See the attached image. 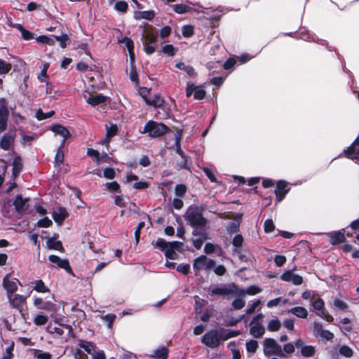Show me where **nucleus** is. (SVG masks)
Wrapping results in <instances>:
<instances>
[{
  "instance_id": "nucleus-6",
  "label": "nucleus",
  "mask_w": 359,
  "mask_h": 359,
  "mask_svg": "<svg viewBox=\"0 0 359 359\" xmlns=\"http://www.w3.org/2000/svg\"><path fill=\"white\" fill-rule=\"evenodd\" d=\"M264 315L258 313L250 323V334L255 338H261L265 333V327L262 323Z\"/></svg>"
},
{
  "instance_id": "nucleus-24",
  "label": "nucleus",
  "mask_w": 359,
  "mask_h": 359,
  "mask_svg": "<svg viewBox=\"0 0 359 359\" xmlns=\"http://www.w3.org/2000/svg\"><path fill=\"white\" fill-rule=\"evenodd\" d=\"M168 355V349L165 346H161L155 349L151 356L156 359H167Z\"/></svg>"
},
{
  "instance_id": "nucleus-54",
  "label": "nucleus",
  "mask_w": 359,
  "mask_h": 359,
  "mask_svg": "<svg viewBox=\"0 0 359 359\" xmlns=\"http://www.w3.org/2000/svg\"><path fill=\"white\" fill-rule=\"evenodd\" d=\"M203 170L205 172V174L206 175V176L208 177V178L210 180L211 182H215V183L218 182L217 180V178L215 177V176L213 173V171L211 168H208V167H204L203 168Z\"/></svg>"
},
{
  "instance_id": "nucleus-60",
  "label": "nucleus",
  "mask_w": 359,
  "mask_h": 359,
  "mask_svg": "<svg viewBox=\"0 0 359 359\" xmlns=\"http://www.w3.org/2000/svg\"><path fill=\"white\" fill-rule=\"evenodd\" d=\"M239 231V223L237 222H231L227 226V231L231 234L233 233L238 232Z\"/></svg>"
},
{
  "instance_id": "nucleus-1",
  "label": "nucleus",
  "mask_w": 359,
  "mask_h": 359,
  "mask_svg": "<svg viewBox=\"0 0 359 359\" xmlns=\"http://www.w3.org/2000/svg\"><path fill=\"white\" fill-rule=\"evenodd\" d=\"M239 334L240 331L238 330H226L224 328L213 329L203 335L201 341L208 347L215 348L218 347L222 341Z\"/></svg>"
},
{
  "instance_id": "nucleus-36",
  "label": "nucleus",
  "mask_w": 359,
  "mask_h": 359,
  "mask_svg": "<svg viewBox=\"0 0 359 359\" xmlns=\"http://www.w3.org/2000/svg\"><path fill=\"white\" fill-rule=\"evenodd\" d=\"M172 7L173 11L179 14L186 13L191 11V8L184 4H175Z\"/></svg>"
},
{
  "instance_id": "nucleus-8",
  "label": "nucleus",
  "mask_w": 359,
  "mask_h": 359,
  "mask_svg": "<svg viewBox=\"0 0 359 359\" xmlns=\"http://www.w3.org/2000/svg\"><path fill=\"white\" fill-rule=\"evenodd\" d=\"M233 284L229 285V287L224 284H220L210 287L208 291L211 295L227 296L229 298L230 296L236 295V289L233 288Z\"/></svg>"
},
{
  "instance_id": "nucleus-35",
  "label": "nucleus",
  "mask_w": 359,
  "mask_h": 359,
  "mask_svg": "<svg viewBox=\"0 0 359 359\" xmlns=\"http://www.w3.org/2000/svg\"><path fill=\"white\" fill-rule=\"evenodd\" d=\"M281 327V323L278 318L271 320L267 325L268 330L271 332L278 331Z\"/></svg>"
},
{
  "instance_id": "nucleus-40",
  "label": "nucleus",
  "mask_w": 359,
  "mask_h": 359,
  "mask_svg": "<svg viewBox=\"0 0 359 359\" xmlns=\"http://www.w3.org/2000/svg\"><path fill=\"white\" fill-rule=\"evenodd\" d=\"M176 147V152L182 158L183 162L180 164L181 168H187V156L181 149L180 144H175Z\"/></svg>"
},
{
  "instance_id": "nucleus-5",
  "label": "nucleus",
  "mask_w": 359,
  "mask_h": 359,
  "mask_svg": "<svg viewBox=\"0 0 359 359\" xmlns=\"http://www.w3.org/2000/svg\"><path fill=\"white\" fill-rule=\"evenodd\" d=\"M143 38V46L145 53L147 55L152 54L156 50L158 32L154 30L145 31Z\"/></svg>"
},
{
  "instance_id": "nucleus-18",
  "label": "nucleus",
  "mask_w": 359,
  "mask_h": 359,
  "mask_svg": "<svg viewBox=\"0 0 359 359\" xmlns=\"http://www.w3.org/2000/svg\"><path fill=\"white\" fill-rule=\"evenodd\" d=\"M85 99L89 104L93 107H95L99 104L105 102L107 97L100 93L94 96L90 95L88 97L85 96Z\"/></svg>"
},
{
  "instance_id": "nucleus-42",
  "label": "nucleus",
  "mask_w": 359,
  "mask_h": 359,
  "mask_svg": "<svg viewBox=\"0 0 359 359\" xmlns=\"http://www.w3.org/2000/svg\"><path fill=\"white\" fill-rule=\"evenodd\" d=\"M128 4L124 1H118L114 5V9L120 13H126L128 10Z\"/></svg>"
},
{
  "instance_id": "nucleus-30",
  "label": "nucleus",
  "mask_w": 359,
  "mask_h": 359,
  "mask_svg": "<svg viewBox=\"0 0 359 359\" xmlns=\"http://www.w3.org/2000/svg\"><path fill=\"white\" fill-rule=\"evenodd\" d=\"M34 284L33 290L41 293H46L49 292V289L47 286L45 285L43 281L42 280H37L32 282Z\"/></svg>"
},
{
  "instance_id": "nucleus-33",
  "label": "nucleus",
  "mask_w": 359,
  "mask_h": 359,
  "mask_svg": "<svg viewBox=\"0 0 359 359\" xmlns=\"http://www.w3.org/2000/svg\"><path fill=\"white\" fill-rule=\"evenodd\" d=\"M290 312L299 318H306L308 315L307 310L301 306L294 307L290 309Z\"/></svg>"
},
{
  "instance_id": "nucleus-64",
  "label": "nucleus",
  "mask_w": 359,
  "mask_h": 359,
  "mask_svg": "<svg viewBox=\"0 0 359 359\" xmlns=\"http://www.w3.org/2000/svg\"><path fill=\"white\" fill-rule=\"evenodd\" d=\"M39 309L49 311H55V305L50 302H45L39 306Z\"/></svg>"
},
{
  "instance_id": "nucleus-38",
  "label": "nucleus",
  "mask_w": 359,
  "mask_h": 359,
  "mask_svg": "<svg viewBox=\"0 0 359 359\" xmlns=\"http://www.w3.org/2000/svg\"><path fill=\"white\" fill-rule=\"evenodd\" d=\"M245 346L248 352L254 353L258 348V342L256 340L251 339L246 342Z\"/></svg>"
},
{
  "instance_id": "nucleus-9",
  "label": "nucleus",
  "mask_w": 359,
  "mask_h": 359,
  "mask_svg": "<svg viewBox=\"0 0 359 359\" xmlns=\"http://www.w3.org/2000/svg\"><path fill=\"white\" fill-rule=\"evenodd\" d=\"M264 353L265 355H278L282 353L281 346L272 338H266L264 341Z\"/></svg>"
},
{
  "instance_id": "nucleus-47",
  "label": "nucleus",
  "mask_w": 359,
  "mask_h": 359,
  "mask_svg": "<svg viewBox=\"0 0 359 359\" xmlns=\"http://www.w3.org/2000/svg\"><path fill=\"white\" fill-rule=\"evenodd\" d=\"M301 353L304 357L312 356L314 354V347L312 346H302Z\"/></svg>"
},
{
  "instance_id": "nucleus-20",
  "label": "nucleus",
  "mask_w": 359,
  "mask_h": 359,
  "mask_svg": "<svg viewBox=\"0 0 359 359\" xmlns=\"http://www.w3.org/2000/svg\"><path fill=\"white\" fill-rule=\"evenodd\" d=\"M146 104L155 108H160L164 104V99L160 95V94L157 93L153 97H149V100H146Z\"/></svg>"
},
{
  "instance_id": "nucleus-4",
  "label": "nucleus",
  "mask_w": 359,
  "mask_h": 359,
  "mask_svg": "<svg viewBox=\"0 0 359 359\" xmlns=\"http://www.w3.org/2000/svg\"><path fill=\"white\" fill-rule=\"evenodd\" d=\"M168 131V128L163 123L154 121H149L144 126L143 133H148L151 137H158L165 135Z\"/></svg>"
},
{
  "instance_id": "nucleus-31",
  "label": "nucleus",
  "mask_w": 359,
  "mask_h": 359,
  "mask_svg": "<svg viewBox=\"0 0 359 359\" xmlns=\"http://www.w3.org/2000/svg\"><path fill=\"white\" fill-rule=\"evenodd\" d=\"M243 243V238L241 234L236 235L232 241V244L234 247L233 252L236 253L240 252V248L242 247Z\"/></svg>"
},
{
  "instance_id": "nucleus-63",
  "label": "nucleus",
  "mask_w": 359,
  "mask_h": 359,
  "mask_svg": "<svg viewBox=\"0 0 359 359\" xmlns=\"http://www.w3.org/2000/svg\"><path fill=\"white\" fill-rule=\"evenodd\" d=\"M0 114H8L7 102L4 97H0Z\"/></svg>"
},
{
  "instance_id": "nucleus-10",
  "label": "nucleus",
  "mask_w": 359,
  "mask_h": 359,
  "mask_svg": "<svg viewBox=\"0 0 359 359\" xmlns=\"http://www.w3.org/2000/svg\"><path fill=\"white\" fill-rule=\"evenodd\" d=\"M19 280L17 278H11V274H6L2 281L4 288L6 291L7 297H11L12 294L18 290V283Z\"/></svg>"
},
{
  "instance_id": "nucleus-44",
  "label": "nucleus",
  "mask_w": 359,
  "mask_h": 359,
  "mask_svg": "<svg viewBox=\"0 0 359 359\" xmlns=\"http://www.w3.org/2000/svg\"><path fill=\"white\" fill-rule=\"evenodd\" d=\"M11 69V65L0 59V75L6 74Z\"/></svg>"
},
{
  "instance_id": "nucleus-50",
  "label": "nucleus",
  "mask_w": 359,
  "mask_h": 359,
  "mask_svg": "<svg viewBox=\"0 0 359 359\" xmlns=\"http://www.w3.org/2000/svg\"><path fill=\"white\" fill-rule=\"evenodd\" d=\"M56 41L60 42L61 48H65L67 46V41H69V36L67 34H62L60 36H54Z\"/></svg>"
},
{
  "instance_id": "nucleus-52",
  "label": "nucleus",
  "mask_w": 359,
  "mask_h": 359,
  "mask_svg": "<svg viewBox=\"0 0 359 359\" xmlns=\"http://www.w3.org/2000/svg\"><path fill=\"white\" fill-rule=\"evenodd\" d=\"M46 330L50 334H56L58 336H61L63 334V330L57 327H53L51 323H49L46 327Z\"/></svg>"
},
{
  "instance_id": "nucleus-21",
  "label": "nucleus",
  "mask_w": 359,
  "mask_h": 359,
  "mask_svg": "<svg viewBox=\"0 0 359 359\" xmlns=\"http://www.w3.org/2000/svg\"><path fill=\"white\" fill-rule=\"evenodd\" d=\"M28 198H23L21 196L18 195L15 197L13 205L15 210L18 212H23L27 210L26 203L28 201Z\"/></svg>"
},
{
  "instance_id": "nucleus-53",
  "label": "nucleus",
  "mask_w": 359,
  "mask_h": 359,
  "mask_svg": "<svg viewBox=\"0 0 359 359\" xmlns=\"http://www.w3.org/2000/svg\"><path fill=\"white\" fill-rule=\"evenodd\" d=\"M102 318L103 320L107 323V327L111 328L112 327V324L116 318V315L113 313H107L105 316H102Z\"/></svg>"
},
{
  "instance_id": "nucleus-34",
  "label": "nucleus",
  "mask_w": 359,
  "mask_h": 359,
  "mask_svg": "<svg viewBox=\"0 0 359 359\" xmlns=\"http://www.w3.org/2000/svg\"><path fill=\"white\" fill-rule=\"evenodd\" d=\"M206 92L203 86H196L194 92V98L195 100H202L205 97Z\"/></svg>"
},
{
  "instance_id": "nucleus-48",
  "label": "nucleus",
  "mask_w": 359,
  "mask_h": 359,
  "mask_svg": "<svg viewBox=\"0 0 359 359\" xmlns=\"http://www.w3.org/2000/svg\"><path fill=\"white\" fill-rule=\"evenodd\" d=\"M339 353L346 358H350L353 355V350L346 345H343L339 348Z\"/></svg>"
},
{
  "instance_id": "nucleus-28",
  "label": "nucleus",
  "mask_w": 359,
  "mask_h": 359,
  "mask_svg": "<svg viewBox=\"0 0 359 359\" xmlns=\"http://www.w3.org/2000/svg\"><path fill=\"white\" fill-rule=\"evenodd\" d=\"M359 146V135L355 139L352 144L344 150V155L346 158H352L354 154L355 148Z\"/></svg>"
},
{
  "instance_id": "nucleus-2",
  "label": "nucleus",
  "mask_w": 359,
  "mask_h": 359,
  "mask_svg": "<svg viewBox=\"0 0 359 359\" xmlns=\"http://www.w3.org/2000/svg\"><path fill=\"white\" fill-rule=\"evenodd\" d=\"M184 217L189 224L194 228V235H203L207 219L203 217L201 208L197 206H190Z\"/></svg>"
},
{
  "instance_id": "nucleus-26",
  "label": "nucleus",
  "mask_w": 359,
  "mask_h": 359,
  "mask_svg": "<svg viewBox=\"0 0 359 359\" xmlns=\"http://www.w3.org/2000/svg\"><path fill=\"white\" fill-rule=\"evenodd\" d=\"M13 142V137L11 135H4L0 140V147L4 150L10 149Z\"/></svg>"
},
{
  "instance_id": "nucleus-61",
  "label": "nucleus",
  "mask_w": 359,
  "mask_h": 359,
  "mask_svg": "<svg viewBox=\"0 0 359 359\" xmlns=\"http://www.w3.org/2000/svg\"><path fill=\"white\" fill-rule=\"evenodd\" d=\"M162 51L169 56H173L175 55V48L171 44L165 45L162 48Z\"/></svg>"
},
{
  "instance_id": "nucleus-49",
  "label": "nucleus",
  "mask_w": 359,
  "mask_h": 359,
  "mask_svg": "<svg viewBox=\"0 0 359 359\" xmlns=\"http://www.w3.org/2000/svg\"><path fill=\"white\" fill-rule=\"evenodd\" d=\"M187 192V187L184 184H177L175 188V194L179 197H182Z\"/></svg>"
},
{
  "instance_id": "nucleus-7",
  "label": "nucleus",
  "mask_w": 359,
  "mask_h": 359,
  "mask_svg": "<svg viewBox=\"0 0 359 359\" xmlns=\"http://www.w3.org/2000/svg\"><path fill=\"white\" fill-rule=\"evenodd\" d=\"M215 265L214 260L208 258L205 255H201L194 260L193 268L196 274L201 270L208 271Z\"/></svg>"
},
{
  "instance_id": "nucleus-62",
  "label": "nucleus",
  "mask_w": 359,
  "mask_h": 359,
  "mask_svg": "<svg viewBox=\"0 0 359 359\" xmlns=\"http://www.w3.org/2000/svg\"><path fill=\"white\" fill-rule=\"evenodd\" d=\"M334 306L341 311H345L348 309L347 304L339 299H335L334 300Z\"/></svg>"
},
{
  "instance_id": "nucleus-23",
  "label": "nucleus",
  "mask_w": 359,
  "mask_h": 359,
  "mask_svg": "<svg viewBox=\"0 0 359 359\" xmlns=\"http://www.w3.org/2000/svg\"><path fill=\"white\" fill-rule=\"evenodd\" d=\"M78 345L80 348L84 349L88 353L91 354L96 349L95 344L92 341H88L83 339L78 340Z\"/></svg>"
},
{
  "instance_id": "nucleus-46",
  "label": "nucleus",
  "mask_w": 359,
  "mask_h": 359,
  "mask_svg": "<svg viewBox=\"0 0 359 359\" xmlns=\"http://www.w3.org/2000/svg\"><path fill=\"white\" fill-rule=\"evenodd\" d=\"M316 315L320 316L322 318L326 320L329 323L334 320L333 316L329 314L325 309H323L321 311H318V312L316 311Z\"/></svg>"
},
{
  "instance_id": "nucleus-17",
  "label": "nucleus",
  "mask_w": 359,
  "mask_h": 359,
  "mask_svg": "<svg viewBox=\"0 0 359 359\" xmlns=\"http://www.w3.org/2000/svg\"><path fill=\"white\" fill-rule=\"evenodd\" d=\"M316 334L327 341H332L334 335L327 330H323L321 324L316 323Z\"/></svg>"
},
{
  "instance_id": "nucleus-37",
  "label": "nucleus",
  "mask_w": 359,
  "mask_h": 359,
  "mask_svg": "<svg viewBox=\"0 0 359 359\" xmlns=\"http://www.w3.org/2000/svg\"><path fill=\"white\" fill-rule=\"evenodd\" d=\"M118 131V128L116 125H111L110 127L107 126V134H106V140L105 142L108 143L111 138L116 135Z\"/></svg>"
},
{
  "instance_id": "nucleus-41",
  "label": "nucleus",
  "mask_w": 359,
  "mask_h": 359,
  "mask_svg": "<svg viewBox=\"0 0 359 359\" xmlns=\"http://www.w3.org/2000/svg\"><path fill=\"white\" fill-rule=\"evenodd\" d=\"M129 77H130V81L133 83H134L135 85L139 84L138 74H137L136 69L133 65H130Z\"/></svg>"
},
{
  "instance_id": "nucleus-59",
  "label": "nucleus",
  "mask_w": 359,
  "mask_h": 359,
  "mask_svg": "<svg viewBox=\"0 0 359 359\" xmlns=\"http://www.w3.org/2000/svg\"><path fill=\"white\" fill-rule=\"evenodd\" d=\"M264 228L266 233H271L275 229L273 220L268 219L264 222Z\"/></svg>"
},
{
  "instance_id": "nucleus-32",
  "label": "nucleus",
  "mask_w": 359,
  "mask_h": 359,
  "mask_svg": "<svg viewBox=\"0 0 359 359\" xmlns=\"http://www.w3.org/2000/svg\"><path fill=\"white\" fill-rule=\"evenodd\" d=\"M47 246L49 249H51V250H60V251L63 250L62 243L59 241H55L53 238L48 239Z\"/></svg>"
},
{
  "instance_id": "nucleus-25",
  "label": "nucleus",
  "mask_w": 359,
  "mask_h": 359,
  "mask_svg": "<svg viewBox=\"0 0 359 359\" xmlns=\"http://www.w3.org/2000/svg\"><path fill=\"white\" fill-rule=\"evenodd\" d=\"M155 16L153 11H137L135 13L134 17L136 20L145 19L148 20H152Z\"/></svg>"
},
{
  "instance_id": "nucleus-27",
  "label": "nucleus",
  "mask_w": 359,
  "mask_h": 359,
  "mask_svg": "<svg viewBox=\"0 0 359 359\" xmlns=\"http://www.w3.org/2000/svg\"><path fill=\"white\" fill-rule=\"evenodd\" d=\"M175 67L184 71L190 77H194L196 75L195 69L190 65H187L184 62H177L175 64Z\"/></svg>"
},
{
  "instance_id": "nucleus-16",
  "label": "nucleus",
  "mask_w": 359,
  "mask_h": 359,
  "mask_svg": "<svg viewBox=\"0 0 359 359\" xmlns=\"http://www.w3.org/2000/svg\"><path fill=\"white\" fill-rule=\"evenodd\" d=\"M52 216L55 222L60 226L67 217L68 213L64 208L59 207L52 212Z\"/></svg>"
},
{
  "instance_id": "nucleus-12",
  "label": "nucleus",
  "mask_w": 359,
  "mask_h": 359,
  "mask_svg": "<svg viewBox=\"0 0 359 359\" xmlns=\"http://www.w3.org/2000/svg\"><path fill=\"white\" fill-rule=\"evenodd\" d=\"M290 191V188H287V183L284 180H279L276 184V189L275 190L276 200L277 202H280Z\"/></svg>"
},
{
  "instance_id": "nucleus-39",
  "label": "nucleus",
  "mask_w": 359,
  "mask_h": 359,
  "mask_svg": "<svg viewBox=\"0 0 359 359\" xmlns=\"http://www.w3.org/2000/svg\"><path fill=\"white\" fill-rule=\"evenodd\" d=\"M13 350L14 342L12 341L11 344L6 348L5 352L3 354V356L0 359H13Z\"/></svg>"
},
{
  "instance_id": "nucleus-3",
  "label": "nucleus",
  "mask_w": 359,
  "mask_h": 359,
  "mask_svg": "<svg viewBox=\"0 0 359 359\" xmlns=\"http://www.w3.org/2000/svg\"><path fill=\"white\" fill-rule=\"evenodd\" d=\"M181 245L182 243L180 242H167L161 238H158L155 243V246L161 250L164 251L165 257L170 259H175L177 258V254L175 250H179Z\"/></svg>"
},
{
  "instance_id": "nucleus-45",
  "label": "nucleus",
  "mask_w": 359,
  "mask_h": 359,
  "mask_svg": "<svg viewBox=\"0 0 359 359\" xmlns=\"http://www.w3.org/2000/svg\"><path fill=\"white\" fill-rule=\"evenodd\" d=\"M53 114L54 111L43 113L41 109H38L36 112L35 116L38 120L41 121L51 117Z\"/></svg>"
},
{
  "instance_id": "nucleus-22",
  "label": "nucleus",
  "mask_w": 359,
  "mask_h": 359,
  "mask_svg": "<svg viewBox=\"0 0 359 359\" xmlns=\"http://www.w3.org/2000/svg\"><path fill=\"white\" fill-rule=\"evenodd\" d=\"M8 301L10 302V303L12 304V306L14 308H16L18 309H20L22 306V305L25 301V297L20 294L13 295V294L12 296L11 297H8Z\"/></svg>"
},
{
  "instance_id": "nucleus-51",
  "label": "nucleus",
  "mask_w": 359,
  "mask_h": 359,
  "mask_svg": "<svg viewBox=\"0 0 359 359\" xmlns=\"http://www.w3.org/2000/svg\"><path fill=\"white\" fill-rule=\"evenodd\" d=\"M34 355L38 359H51L52 357L50 353L41 350H35Z\"/></svg>"
},
{
  "instance_id": "nucleus-29",
  "label": "nucleus",
  "mask_w": 359,
  "mask_h": 359,
  "mask_svg": "<svg viewBox=\"0 0 359 359\" xmlns=\"http://www.w3.org/2000/svg\"><path fill=\"white\" fill-rule=\"evenodd\" d=\"M22 168V161L20 157H15L13 161V172L12 175L15 178L21 172Z\"/></svg>"
},
{
  "instance_id": "nucleus-55",
  "label": "nucleus",
  "mask_w": 359,
  "mask_h": 359,
  "mask_svg": "<svg viewBox=\"0 0 359 359\" xmlns=\"http://www.w3.org/2000/svg\"><path fill=\"white\" fill-rule=\"evenodd\" d=\"M53 224L52 221L47 217H45L37 222V226L47 228L51 226Z\"/></svg>"
},
{
  "instance_id": "nucleus-11",
  "label": "nucleus",
  "mask_w": 359,
  "mask_h": 359,
  "mask_svg": "<svg viewBox=\"0 0 359 359\" xmlns=\"http://www.w3.org/2000/svg\"><path fill=\"white\" fill-rule=\"evenodd\" d=\"M296 267L291 270H287L283 272L280 278L283 281L292 283L294 285H299L303 283V278L294 273Z\"/></svg>"
},
{
  "instance_id": "nucleus-43",
  "label": "nucleus",
  "mask_w": 359,
  "mask_h": 359,
  "mask_svg": "<svg viewBox=\"0 0 359 359\" xmlns=\"http://www.w3.org/2000/svg\"><path fill=\"white\" fill-rule=\"evenodd\" d=\"M48 318L43 314H38L34 318V323L36 325H43L48 322Z\"/></svg>"
},
{
  "instance_id": "nucleus-56",
  "label": "nucleus",
  "mask_w": 359,
  "mask_h": 359,
  "mask_svg": "<svg viewBox=\"0 0 359 359\" xmlns=\"http://www.w3.org/2000/svg\"><path fill=\"white\" fill-rule=\"evenodd\" d=\"M8 114H0V133L4 132L7 128Z\"/></svg>"
},
{
  "instance_id": "nucleus-58",
  "label": "nucleus",
  "mask_w": 359,
  "mask_h": 359,
  "mask_svg": "<svg viewBox=\"0 0 359 359\" xmlns=\"http://www.w3.org/2000/svg\"><path fill=\"white\" fill-rule=\"evenodd\" d=\"M199 236H201L200 238L193 241L194 245L196 249H200L203 245L204 240L206 239L205 230H203V235Z\"/></svg>"
},
{
  "instance_id": "nucleus-13",
  "label": "nucleus",
  "mask_w": 359,
  "mask_h": 359,
  "mask_svg": "<svg viewBox=\"0 0 359 359\" xmlns=\"http://www.w3.org/2000/svg\"><path fill=\"white\" fill-rule=\"evenodd\" d=\"M329 238L330 243L336 245L343 243L346 241V237L342 230L331 231L327 233Z\"/></svg>"
},
{
  "instance_id": "nucleus-14",
  "label": "nucleus",
  "mask_w": 359,
  "mask_h": 359,
  "mask_svg": "<svg viewBox=\"0 0 359 359\" xmlns=\"http://www.w3.org/2000/svg\"><path fill=\"white\" fill-rule=\"evenodd\" d=\"M233 288L236 289V293L238 296L255 295L262 292V289L256 285H250L245 290L239 289L235 284H233Z\"/></svg>"
},
{
  "instance_id": "nucleus-57",
  "label": "nucleus",
  "mask_w": 359,
  "mask_h": 359,
  "mask_svg": "<svg viewBox=\"0 0 359 359\" xmlns=\"http://www.w3.org/2000/svg\"><path fill=\"white\" fill-rule=\"evenodd\" d=\"M245 305V301L241 298H237L232 302V306L234 309L239 310L243 308Z\"/></svg>"
},
{
  "instance_id": "nucleus-19",
  "label": "nucleus",
  "mask_w": 359,
  "mask_h": 359,
  "mask_svg": "<svg viewBox=\"0 0 359 359\" xmlns=\"http://www.w3.org/2000/svg\"><path fill=\"white\" fill-rule=\"evenodd\" d=\"M52 131L54 132L56 135H59L63 137L62 142L61 143V147L64 144L65 140L69 136V130L64 126L60 125H55L51 128Z\"/></svg>"
},
{
  "instance_id": "nucleus-15",
  "label": "nucleus",
  "mask_w": 359,
  "mask_h": 359,
  "mask_svg": "<svg viewBox=\"0 0 359 359\" xmlns=\"http://www.w3.org/2000/svg\"><path fill=\"white\" fill-rule=\"evenodd\" d=\"M48 259L50 262L56 264L59 268L65 269L68 273L72 272V269L67 259H62L60 257L54 255H50Z\"/></svg>"
}]
</instances>
